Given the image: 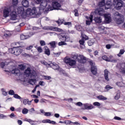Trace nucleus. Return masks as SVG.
<instances>
[{
    "instance_id": "c756f323",
    "label": "nucleus",
    "mask_w": 125,
    "mask_h": 125,
    "mask_svg": "<svg viewBox=\"0 0 125 125\" xmlns=\"http://www.w3.org/2000/svg\"><path fill=\"white\" fill-rule=\"evenodd\" d=\"M98 5L99 7H103L105 5V0H102L101 1L99 2Z\"/></svg>"
},
{
    "instance_id": "c03bdc74",
    "label": "nucleus",
    "mask_w": 125,
    "mask_h": 125,
    "mask_svg": "<svg viewBox=\"0 0 125 125\" xmlns=\"http://www.w3.org/2000/svg\"><path fill=\"white\" fill-rule=\"evenodd\" d=\"M76 29H77V31H79L83 30V27H82V26L81 25L77 26Z\"/></svg>"
},
{
    "instance_id": "e433bc0d",
    "label": "nucleus",
    "mask_w": 125,
    "mask_h": 125,
    "mask_svg": "<svg viewBox=\"0 0 125 125\" xmlns=\"http://www.w3.org/2000/svg\"><path fill=\"white\" fill-rule=\"evenodd\" d=\"M35 82H36V80L31 79L28 81V83L33 85V84H35Z\"/></svg>"
},
{
    "instance_id": "1a4fd4ad",
    "label": "nucleus",
    "mask_w": 125,
    "mask_h": 125,
    "mask_svg": "<svg viewBox=\"0 0 125 125\" xmlns=\"http://www.w3.org/2000/svg\"><path fill=\"white\" fill-rule=\"evenodd\" d=\"M47 2H50L48 1V0H46V1H43L42 3H40V11H43V9L45 8V7L47 5Z\"/></svg>"
},
{
    "instance_id": "6e6552de",
    "label": "nucleus",
    "mask_w": 125,
    "mask_h": 125,
    "mask_svg": "<svg viewBox=\"0 0 125 125\" xmlns=\"http://www.w3.org/2000/svg\"><path fill=\"white\" fill-rule=\"evenodd\" d=\"M83 107L81 108V110H91V109H93L94 107L92 104H83Z\"/></svg>"
},
{
    "instance_id": "5701e85b",
    "label": "nucleus",
    "mask_w": 125,
    "mask_h": 125,
    "mask_svg": "<svg viewBox=\"0 0 125 125\" xmlns=\"http://www.w3.org/2000/svg\"><path fill=\"white\" fill-rule=\"evenodd\" d=\"M94 21H95L96 23H98L99 24H100V23H101V22H102V19H101V17H95V18H94Z\"/></svg>"
},
{
    "instance_id": "49530a36",
    "label": "nucleus",
    "mask_w": 125,
    "mask_h": 125,
    "mask_svg": "<svg viewBox=\"0 0 125 125\" xmlns=\"http://www.w3.org/2000/svg\"><path fill=\"white\" fill-rule=\"evenodd\" d=\"M14 98H16V99H21V98L20 97V96L18 95V94H14Z\"/></svg>"
},
{
    "instance_id": "774afa93",
    "label": "nucleus",
    "mask_w": 125,
    "mask_h": 125,
    "mask_svg": "<svg viewBox=\"0 0 125 125\" xmlns=\"http://www.w3.org/2000/svg\"><path fill=\"white\" fill-rule=\"evenodd\" d=\"M9 94H15L14 91L13 90H10L9 91Z\"/></svg>"
},
{
    "instance_id": "4d7b16f0",
    "label": "nucleus",
    "mask_w": 125,
    "mask_h": 125,
    "mask_svg": "<svg viewBox=\"0 0 125 125\" xmlns=\"http://www.w3.org/2000/svg\"><path fill=\"white\" fill-rule=\"evenodd\" d=\"M64 25H67L68 26H71L72 25V23L71 22H64Z\"/></svg>"
},
{
    "instance_id": "7c9ffc66",
    "label": "nucleus",
    "mask_w": 125,
    "mask_h": 125,
    "mask_svg": "<svg viewBox=\"0 0 125 125\" xmlns=\"http://www.w3.org/2000/svg\"><path fill=\"white\" fill-rule=\"evenodd\" d=\"M28 36H25L23 34H21V40L22 41H24V40H27V39H28Z\"/></svg>"
},
{
    "instance_id": "2f4dec72",
    "label": "nucleus",
    "mask_w": 125,
    "mask_h": 125,
    "mask_svg": "<svg viewBox=\"0 0 125 125\" xmlns=\"http://www.w3.org/2000/svg\"><path fill=\"white\" fill-rule=\"evenodd\" d=\"M18 3V0H13V5L11 6H14V8H16V5Z\"/></svg>"
},
{
    "instance_id": "423d86ee",
    "label": "nucleus",
    "mask_w": 125,
    "mask_h": 125,
    "mask_svg": "<svg viewBox=\"0 0 125 125\" xmlns=\"http://www.w3.org/2000/svg\"><path fill=\"white\" fill-rule=\"evenodd\" d=\"M113 4L117 10H120L123 7V1L122 0H114Z\"/></svg>"
},
{
    "instance_id": "a211bd4d",
    "label": "nucleus",
    "mask_w": 125,
    "mask_h": 125,
    "mask_svg": "<svg viewBox=\"0 0 125 125\" xmlns=\"http://www.w3.org/2000/svg\"><path fill=\"white\" fill-rule=\"evenodd\" d=\"M11 20H16L17 16H16V12L15 11V8L12 11L10 14Z\"/></svg>"
},
{
    "instance_id": "6ab92c4d",
    "label": "nucleus",
    "mask_w": 125,
    "mask_h": 125,
    "mask_svg": "<svg viewBox=\"0 0 125 125\" xmlns=\"http://www.w3.org/2000/svg\"><path fill=\"white\" fill-rule=\"evenodd\" d=\"M14 51V55H16L17 56L20 55L22 53V50L19 48L15 47Z\"/></svg>"
},
{
    "instance_id": "bf43d9fd",
    "label": "nucleus",
    "mask_w": 125,
    "mask_h": 125,
    "mask_svg": "<svg viewBox=\"0 0 125 125\" xmlns=\"http://www.w3.org/2000/svg\"><path fill=\"white\" fill-rule=\"evenodd\" d=\"M60 55V53H54V56L55 57H58Z\"/></svg>"
},
{
    "instance_id": "69168bd1",
    "label": "nucleus",
    "mask_w": 125,
    "mask_h": 125,
    "mask_svg": "<svg viewBox=\"0 0 125 125\" xmlns=\"http://www.w3.org/2000/svg\"><path fill=\"white\" fill-rule=\"evenodd\" d=\"M40 85H42V86H44V82H39Z\"/></svg>"
},
{
    "instance_id": "ddd939ff",
    "label": "nucleus",
    "mask_w": 125,
    "mask_h": 125,
    "mask_svg": "<svg viewBox=\"0 0 125 125\" xmlns=\"http://www.w3.org/2000/svg\"><path fill=\"white\" fill-rule=\"evenodd\" d=\"M17 12L18 14H20L21 16L24 14L25 12V10L24 9V7L23 6H19L17 8Z\"/></svg>"
},
{
    "instance_id": "58836bf2",
    "label": "nucleus",
    "mask_w": 125,
    "mask_h": 125,
    "mask_svg": "<svg viewBox=\"0 0 125 125\" xmlns=\"http://www.w3.org/2000/svg\"><path fill=\"white\" fill-rule=\"evenodd\" d=\"M125 53V51L123 49L120 50L119 53L118 54V56L119 57H121V56L122 55V54H124Z\"/></svg>"
},
{
    "instance_id": "f03ea898",
    "label": "nucleus",
    "mask_w": 125,
    "mask_h": 125,
    "mask_svg": "<svg viewBox=\"0 0 125 125\" xmlns=\"http://www.w3.org/2000/svg\"><path fill=\"white\" fill-rule=\"evenodd\" d=\"M114 19L117 24H118L119 25L122 24V23H124V16L119 13L118 12H116L114 13Z\"/></svg>"
},
{
    "instance_id": "8fccbe9b",
    "label": "nucleus",
    "mask_w": 125,
    "mask_h": 125,
    "mask_svg": "<svg viewBox=\"0 0 125 125\" xmlns=\"http://www.w3.org/2000/svg\"><path fill=\"white\" fill-rule=\"evenodd\" d=\"M94 106H98V107L100 106L101 105V104H100L98 102H95L93 103Z\"/></svg>"
},
{
    "instance_id": "603ef678",
    "label": "nucleus",
    "mask_w": 125,
    "mask_h": 125,
    "mask_svg": "<svg viewBox=\"0 0 125 125\" xmlns=\"http://www.w3.org/2000/svg\"><path fill=\"white\" fill-rule=\"evenodd\" d=\"M44 116H45V117H50V116H51V113L45 112L44 114Z\"/></svg>"
},
{
    "instance_id": "e2e57ef3",
    "label": "nucleus",
    "mask_w": 125,
    "mask_h": 125,
    "mask_svg": "<svg viewBox=\"0 0 125 125\" xmlns=\"http://www.w3.org/2000/svg\"><path fill=\"white\" fill-rule=\"evenodd\" d=\"M3 118H7L6 116L3 115L2 114H0V119H3Z\"/></svg>"
},
{
    "instance_id": "79ce46f5",
    "label": "nucleus",
    "mask_w": 125,
    "mask_h": 125,
    "mask_svg": "<svg viewBox=\"0 0 125 125\" xmlns=\"http://www.w3.org/2000/svg\"><path fill=\"white\" fill-rule=\"evenodd\" d=\"M23 103L24 105H27V104L29 105V99H27L24 100L23 101Z\"/></svg>"
},
{
    "instance_id": "4468645a",
    "label": "nucleus",
    "mask_w": 125,
    "mask_h": 125,
    "mask_svg": "<svg viewBox=\"0 0 125 125\" xmlns=\"http://www.w3.org/2000/svg\"><path fill=\"white\" fill-rule=\"evenodd\" d=\"M52 7L53 9L59 10V9H60V7H61V5H60V4L58 2L55 1L52 2Z\"/></svg>"
},
{
    "instance_id": "4be33fe9",
    "label": "nucleus",
    "mask_w": 125,
    "mask_h": 125,
    "mask_svg": "<svg viewBox=\"0 0 125 125\" xmlns=\"http://www.w3.org/2000/svg\"><path fill=\"white\" fill-rule=\"evenodd\" d=\"M12 35V32L8 31L4 33L3 38L4 39H7V38H10Z\"/></svg>"
},
{
    "instance_id": "09e8293b",
    "label": "nucleus",
    "mask_w": 125,
    "mask_h": 125,
    "mask_svg": "<svg viewBox=\"0 0 125 125\" xmlns=\"http://www.w3.org/2000/svg\"><path fill=\"white\" fill-rule=\"evenodd\" d=\"M40 44L42 46L45 45V42L44 41H40Z\"/></svg>"
},
{
    "instance_id": "473e14b6",
    "label": "nucleus",
    "mask_w": 125,
    "mask_h": 125,
    "mask_svg": "<svg viewBox=\"0 0 125 125\" xmlns=\"http://www.w3.org/2000/svg\"><path fill=\"white\" fill-rule=\"evenodd\" d=\"M97 98H98V99H99L100 100H107V98L104 97V96H103L102 95H100V96L97 97Z\"/></svg>"
},
{
    "instance_id": "0e129e2a",
    "label": "nucleus",
    "mask_w": 125,
    "mask_h": 125,
    "mask_svg": "<svg viewBox=\"0 0 125 125\" xmlns=\"http://www.w3.org/2000/svg\"><path fill=\"white\" fill-rule=\"evenodd\" d=\"M74 12H75V16H78L79 15V13L78 12V10H77V9L74 10Z\"/></svg>"
},
{
    "instance_id": "4c0bfd02",
    "label": "nucleus",
    "mask_w": 125,
    "mask_h": 125,
    "mask_svg": "<svg viewBox=\"0 0 125 125\" xmlns=\"http://www.w3.org/2000/svg\"><path fill=\"white\" fill-rule=\"evenodd\" d=\"M15 50V47H14L13 48H10L9 49V52H10V53H11L12 54H14Z\"/></svg>"
},
{
    "instance_id": "a19ab883",
    "label": "nucleus",
    "mask_w": 125,
    "mask_h": 125,
    "mask_svg": "<svg viewBox=\"0 0 125 125\" xmlns=\"http://www.w3.org/2000/svg\"><path fill=\"white\" fill-rule=\"evenodd\" d=\"M79 55L78 54H75L72 57V58H73V59H75V60H79Z\"/></svg>"
},
{
    "instance_id": "ea45409f",
    "label": "nucleus",
    "mask_w": 125,
    "mask_h": 125,
    "mask_svg": "<svg viewBox=\"0 0 125 125\" xmlns=\"http://www.w3.org/2000/svg\"><path fill=\"white\" fill-rule=\"evenodd\" d=\"M25 67L26 66L25 65H24V64H20V65H19V68L21 70H24V69H25Z\"/></svg>"
},
{
    "instance_id": "f704fd0d",
    "label": "nucleus",
    "mask_w": 125,
    "mask_h": 125,
    "mask_svg": "<svg viewBox=\"0 0 125 125\" xmlns=\"http://www.w3.org/2000/svg\"><path fill=\"white\" fill-rule=\"evenodd\" d=\"M112 88H113V87L110 86L109 85H107L105 87V91H108V90H109V89H112Z\"/></svg>"
},
{
    "instance_id": "cd10ccee",
    "label": "nucleus",
    "mask_w": 125,
    "mask_h": 125,
    "mask_svg": "<svg viewBox=\"0 0 125 125\" xmlns=\"http://www.w3.org/2000/svg\"><path fill=\"white\" fill-rule=\"evenodd\" d=\"M53 31L55 32H63V30L58 27L53 26Z\"/></svg>"
},
{
    "instance_id": "052dcab7",
    "label": "nucleus",
    "mask_w": 125,
    "mask_h": 125,
    "mask_svg": "<svg viewBox=\"0 0 125 125\" xmlns=\"http://www.w3.org/2000/svg\"><path fill=\"white\" fill-rule=\"evenodd\" d=\"M42 64L45 65V66H48V64L47 62H45V61H43L41 62Z\"/></svg>"
},
{
    "instance_id": "13d9d810",
    "label": "nucleus",
    "mask_w": 125,
    "mask_h": 125,
    "mask_svg": "<svg viewBox=\"0 0 125 125\" xmlns=\"http://www.w3.org/2000/svg\"><path fill=\"white\" fill-rule=\"evenodd\" d=\"M114 120H116L117 121H121V120H122V118H121L120 117H119L118 116H115L114 118Z\"/></svg>"
},
{
    "instance_id": "6e6d98bb",
    "label": "nucleus",
    "mask_w": 125,
    "mask_h": 125,
    "mask_svg": "<svg viewBox=\"0 0 125 125\" xmlns=\"http://www.w3.org/2000/svg\"><path fill=\"white\" fill-rule=\"evenodd\" d=\"M32 48H33V46L30 45L25 48V49H26L27 50H30V49H32Z\"/></svg>"
},
{
    "instance_id": "39448f33",
    "label": "nucleus",
    "mask_w": 125,
    "mask_h": 125,
    "mask_svg": "<svg viewBox=\"0 0 125 125\" xmlns=\"http://www.w3.org/2000/svg\"><path fill=\"white\" fill-rule=\"evenodd\" d=\"M24 74L27 76V77H31V78H33L37 76V73H36L35 70L31 69L30 68H27L25 71Z\"/></svg>"
},
{
    "instance_id": "dca6fc26",
    "label": "nucleus",
    "mask_w": 125,
    "mask_h": 125,
    "mask_svg": "<svg viewBox=\"0 0 125 125\" xmlns=\"http://www.w3.org/2000/svg\"><path fill=\"white\" fill-rule=\"evenodd\" d=\"M48 66L52 68V69H54V70H59V65L55 62H51L48 64Z\"/></svg>"
},
{
    "instance_id": "680f3d73",
    "label": "nucleus",
    "mask_w": 125,
    "mask_h": 125,
    "mask_svg": "<svg viewBox=\"0 0 125 125\" xmlns=\"http://www.w3.org/2000/svg\"><path fill=\"white\" fill-rule=\"evenodd\" d=\"M120 97V94H117L115 96V99L116 100H118V99H119Z\"/></svg>"
},
{
    "instance_id": "a18cd8bd",
    "label": "nucleus",
    "mask_w": 125,
    "mask_h": 125,
    "mask_svg": "<svg viewBox=\"0 0 125 125\" xmlns=\"http://www.w3.org/2000/svg\"><path fill=\"white\" fill-rule=\"evenodd\" d=\"M94 42L92 41V40H89L88 41V44L89 46H91V45H93Z\"/></svg>"
},
{
    "instance_id": "2eb2a0df",
    "label": "nucleus",
    "mask_w": 125,
    "mask_h": 125,
    "mask_svg": "<svg viewBox=\"0 0 125 125\" xmlns=\"http://www.w3.org/2000/svg\"><path fill=\"white\" fill-rule=\"evenodd\" d=\"M61 36L62 37V38L60 39L61 41H62L63 42H70L71 39L70 37L65 36V34H62Z\"/></svg>"
},
{
    "instance_id": "bb28decb",
    "label": "nucleus",
    "mask_w": 125,
    "mask_h": 125,
    "mask_svg": "<svg viewBox=\"0 0 125 125\" xmlns=\"http://www.w3.org/2000/svg\"><path fill=\"white\" fill-rule=\"evenodd\" d=\"M45 54L49 56L50 55V50L47 47H45Z\"/></svg>"
},
{
    "instance_id": "7ed1b4c3",
    "label": "nucleus",
    "mask_w": 125,
    "mask_h": 125,
    "mask_svg": "<svg viewBox=\"0 0 125 125\" xmlns=\"http://www.w3.org/2000/svg\"><path fill=\"white\" fill-rule=\"evenodd\" d=\"M26 13L27 15L31 16V18H35V17H37V15H38V12H37V10H36L35 8H33L32 10L29 8L27 9Z\"/></svg>"
},
{
    "instance_id": "412c9836",
    "label": "nucleus",
    "mask_w": 125,
    "mask_h": 125,
    "mask_svg": "<svg viewBox=\"0 0 125 125\" xmlns=\"http://www.w3.org/2000/svg\"><path fill=\"white\" fill-rule=\"evenodd\" d=\"M91 71L93 75L97 74V67L95 65H93L91 67Z\"/></svg>"
},
{
    "instance_id": "20e7f679",
    "label": "nucleus",
    "mask_w": 125,
    "mask_h": 125,
    "mask_svg": "<svg viewBox=\"0 0 125 125\" xmlns=\"http://www.w3.org/2000/svg\"><path fill=\"white\" fill-rule=\"evenodd\" d=\"M13 9H15L14 6H11L9 8H5L3 10V17L6 18V17H8L12 12Z\"/></svg>"
},
{
    "instance_id": "a878e982",
    "label": "nucleus",
    "mask_w": 125,
    "mask_h": 125,
    "mask_svg": "<svg viewBox=\"0 0 125 125\" xmlns=\"http://www.w3.org/2000/svg\"><path fill=\"white\" fill-rule=\"evenodd\" d=\"M12 74H14V75H18L19 73H20V70L17 68L14 69L11 71Z\"/></svg>"
},
{
    "instance_id": "f8f14e48",
    "label": "nucleus",
    "mask_w": 125,
    "mask_h": 125,
    "mask_svg": "<svg viewBox=\"0 0 125 125\" xmlns=\"http://www.w3.org/2000/svg\"><path fill=\"white\" fill-rule=\"evenodd\" d=\"M82 37V39L79 41V43L81 45H83L84 44V41H87L88 37L85 35H83Z\"/></svg>"
},
{
    "instance_id": "9b49d317",
    "label": "nucleus",
    "mask_w": 125,
    "mask_h": 125,
    "mask_svg": "<svg viewBox=\"0 0 125 125\" xmlns=\"http://www.w3.org/2000/svg\"><path fill=\"white\" fill-rule=\"evenodd\" d=\"M78 62L81 63L82 64H84L86 62V58L83 56V55H79L78 57Z\"/></svg>"
},
{
    "instance_id": "864d4df0",
    "label": "nucleus",
    "mask_w": 125,
    "mask_h": 125,
    "mask_svg": "<svg viewBox=\"0 0 125 125\" xmlns=\"http://www.w3.org/2000/svg\"><path fill=\"white\" fill-rule=\"evenodd\" d=\"M37 50L40 53L42 52V47L39 46L37 48Z\"/></svg>"
},
{
    "instance_id": "c85d7f7f",
    "label": "nucleus",
    "mask_w": 125,
    "mask_h": 125,
    "mask_svg": "<svg viewBox=\"0 0 125 125\" xmlns=\"http://www.w3.org/2000/svg\"><path fill=\"white\" fill-rule=\"evenodd\" d=\"M49 44L51 45V47L53 48H55L56 47V42L55 41H53L49 43Z\"/></svg>"
},
{
    "instance_id": "f3484780",
    "label": "nucleus",
    "mask_w": 125,
    "mask_h": 125,
    "mask_svg": "<svg viewBox=\"0 0 125 125\" xmlns=\"http://www.w3.org/2000/svg\"><path fill=\"white\" fill-rule=\"evenodd\" d=\"M102 59L105 61H107L108 62H112L113 63L117 62V60L110 59L109 58H107V56H103L102 57Z\"/></svg>"
},
{
    "instance_id": "37998d69",
    "label": "nucleus",
    "mask_w": 125,
    "mask_h": 125,
    "mask_svg": "<svg viewBox=\"0 0 125 125\" xmlns=\"http://www.w3.org/2000/svg\"><path fill=\"white\" fill-rule=\"evenodd\" d=\"M49 122H50V120L49 119H45L42 121V123L43 124H49Z\"/></svg>"
},
{
    "instance_id": "393cba45",
    "label": "nucleus",
    "mask_w": 125,
    "mask_h": 125,
    "mask_svg": "<svg viewBox=\"0 0 125 125\" xmlns=\"http://www.w3.org/2000/svg\"><path fill=\"white\" fill-rule=\"evenodd\" d=\"M43 30H45L46 31H53V26H44L42 28Z\"/></svg>"
},
{
    "instance_id": "f257e3e1",
    "label": "nucleus",
    "mask_w": 125,
    "mask_h": 125,
    "mask_svg": "<svg viewBox=\"0 0 125 125\" xmlns=\"http://www.w3.org/2000/svg\"><path fill=\"white\" fill-rule=\"evenodd\" d=\"M93 13L94 14H95V15L104 16L106 23H110V22H111V15L110 14H105V12L104 11V9H103V8H100L99 9H96Z\"/></svg>"
},
{
    "instance_id": "3c124183",
    "label": "nucleus",
    "mask_w": 125,
    "mask_h": 125,
    "mask_svg": "<svg viewBox=\"0 0 125 125\" xmlns=\"http://www.w3.org/2000/svg\"><path fill=\"white\" fill-rule=\"evenodd\" d=\"M44 80H50V79H51V77L50 76H43Z\"/></svg>"
},
{
    "instance_id": "aec40b11",
    "label": "nucleus",
    "mask_w": 125,
    "mask_h": 125,
    "mask_svg": "<svg viewBox=\"0 0 125 125\" xmlns=\"http://www.w3.org/2000/svg\"><path fill=\"white\" fill-rule=\"evenodd\" d=\"M104 77L105 80L107 81V82H109L110 80L109 79V71L107 69H105L104 71Z\"/></svg>"
},
{
    "instance_id": "de8ad7c7",
    "label": "nucleus",
    "mask_w": 125,
    "mask_h": 125,
    "mask_svg": "<svg viewBox=\"0 0 125 125\" xmlns=\"http://www.w3.org/2000/svg\"><path fill=\"white\" fill-rule=\"evenodd\" d=\"M75 104L76 106H79V107H81V106H83V104L80 102L75 103Z\"/></svg>"
},
{
    "instance_id": "72a5a7b5",
    "label": "nucleus",
    "mask_w": 125,
    "mask_h": 125,
    "mask_svg": "<svg viewBox=\"0 0 125 125\" xmlns=\"http://www.w3.org/2000/svg\"><path fill=\"white\" fill-rule=\"evenodd\" d=\"M28 112H29V110L28 109L24 108L22 109V113L23 115H26V114H28Z\"/></svg>"
},
{
    "instance_id": "b1692460",
    "label": "nucleus",
    "mask_w": 125,
    "mask_h": 125,
    "mask_svg": "<svg viewBox=\"0 0 125 125\" xmlns=\"http://www.w3.org/2000/svg\"><path fill=\"white\" fill-rule=\"evenodd\" d=\"M22 5L24 7H29V1L27 0H23L22 1Z\"/></svg>"
},
{
    "instance_id": "5fc2aeb1",
    "label": "nucleus",
    "mask_w": 125,
    "mask_h": 125,
    "mask_svg": "<svg viewBox=\"0 0 125 125\" xmlns=\"http://www.w3.org/2000/svg\"><path fill=\"white\" fill-rule=\"evenodd\" d=\"M111 7V5L110 4H106L105 5L104 8L105 9H109Z\"/></svg>"
},
{
    "instance_id": "338daca9",
    "label": "nucleus",
    "mask_w": 125,
    "mask_h": 125,
    "mask_svg": "<svg viewBox=\"0 0 125 125\" xmlns=\"http://www.w3.org/2000/svg\"><path fill=\"white\" fill-rule=\"evenodd\" d=\"M1 90L2 93V94H7V92H6V91H5V90H4V89H1Z\"/></svg>"
},
{
    "instance_id": "0eeeda50",
    "label": "nucleus",
    "mask_w": 125,
    "mask_h": 125,
    "mask_svg": "<svg viewBox=\"0 0 125 125\" xmlns=\"http://www.w3.org/2000/svg\"><path fill=\"white\" fill-rule=\"evenodd\" d=\"M65 62L68 64L70 66H74L76 64V61L71 59L70 58H65Z\"/></svg>"
},
{
    "instance_id": "c9c22d12",
    "label": "nucleus",
    "mask_w": 125,
    "mask_h": 125,
    "mask_svg": "<svg viewBox=\"0 0 125 125\" xmlns=\"http://www.w3.org/2000/svg\"><path fill=\"white\" fill-rule=\"evenodd\" d=\"M58 45L60 46H61L62 45H67V43L65 42L64 41H62L59 42Z\"/></svg>"
},
{
    "instance_id": "9d476101",
    "label": "nucleus",
    "mask_w": 125,
    "mask_h": 125,
    "mask_svg": "<svg viewBox=\"0 0 125 125\" xmlns=\"http://www.w3.org/2000/svg\"><path fill=\"white\" fill-rule=\"evenodd\" d=\"M86 25H89L93 21V15H92V13L91 14L89 17L86 16Z\"/></svg>"
}]
</instances>
